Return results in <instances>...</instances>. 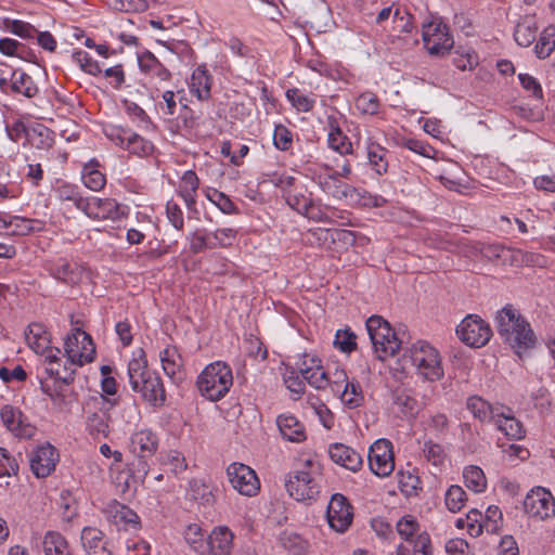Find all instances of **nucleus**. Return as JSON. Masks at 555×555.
<instances>
[{
    "label": "nucleus",
    "instance_id": "nucleus-21",
    "mask_svg": "<svg viewBox=\"0 0 555 555\" xmlns=\"http://www.w3.org/2000/svg\"><path fill=\"white\" fill-rule=\"evenodd\" d=\"M0 417L3 425L16 437L30 438L35 434V428L24 422L22 412L12 405H4L0 411Z\"/></svg>",
    "mask_w": 555,
    "mask_h": 555
},
{
    "label": "nucleus",
    "instance_id": "nucleus-40",
    "mask_svg": "<svg viewBox=\"0 0 555 555\" xmlns=\"http://www.w3.org/2000/svg\"><path fill=\"white\" fill-rule=\"evenodd\" d=\"M555 49V26L548 25L540 35L534 47L539 59H546Z\"/></svg>",
    "mask_w": 555,
    "mask_h": 555
},
{
    "label": "nucleus",
    "instance_id": "nucleus-47",
    "mask_svg": "<svg viewBox=\"0 0 555 555\" xmlns=\"http://www.w3.org/2000/svg\"><path fill=\"white\" fill-rule=\"evenodd\" d=\"M285 95L291 104L299 112H310L315 103L313 99L304 94L298 88L288 89Z\"/></svg>",
    "mask_w": 555,
    "mask_h": 555
},
{
    "label": "nucleus",
    "instance_id": "nucleus-34",
    "mask_svg": "<svg viewBox=\"0 0 555 555\" xmlns=\"http://www.w3.org/2000/svg\"><path fill=\"white\" fill-rule=\"evenodd\" d=\"M98 167L99 163L95 159H91L83 166L81 171L83 184L92 191H100L106 183L104 173Z\"/></svg>",
    "mask_w": 555,
    "mask_h": 555
},
{
    "label": "nucleus",
    "instance_id": "nucleus-16",
    "mask_svg": "<svg viewBox=\"0 0 555 555\" xmlns=\"http://www.w3.org/2000/svg\"><path fill=\"white\" fill-rule=\"evenodd\" d=\"M326 518L330 527L337 532H345L352 522V506L340 493L332 495L327 505Z\"/></svg>",
    "mask_w": 555,
    "mask_h": 555
},
{
    "label": "nucleus",
    "instance_id": "nucleus-45",
    "mask_svg": "<svg viewBox=\"0 0 555 555\" xmlns=\"http://www.w3.org/2000/svg\"><path fill=\"white\" fill-rule=\"evenodd\" d=\"M467 500L466 492L460 486L453 485L446 492V506L452 513L460 512Z\"/></svg>",
    "mask_w": 555,
    "mask_h": 555
},
{
    "label": "nucleus",
    "instance_id": "nucleus-29",
    "mask_svg": "<svg viewBox=\"0 0 555 555\" xmlns=\"http://www.w3.org/2000/svg\"><path fill=\"white\" fill-rule=\"evenodd\" d=\"M327 125L330 128L327 135L328 146L340 155L352 154V143L350 139L341 131L337 118L334 116H328Z\"/></svg>",
    "mask_w": 555,
    "mask_h": 555
},
{
    "label": "nucleus",
    "instance_id": "nucleus-7",
    "mask_svg": "<svg viewBox=\"0 0 555 555\" xmlns=\"http://www.w3.org/2000/svg\"><path fill=\"white\" fill-rule=\"evenodd\" d=\"M408 353L412 365L424 379L436 382L443 376L440 354L426 341L413 344Z\"/></svg>",
    "mask_w": 555,
    "mask_h": 555
},
{
    "label": "nucleus",
    "instance_id": "nucleus-5",
    "mask_svg": "<svg viewBox=\"0 0 555 555\" xmlns=\"http://www.w3.org/2000/svg\"><path fill=\"white\" fill-rule=\"evenodd\" d=\"M233 385L231 367L221 361L208 364L198 375L196 386L199 393L210 401L221 400Z\"/></svg>",
    "mask_w": 555,
    "mask_h": 555
},
{
    "label": "nucleus",
    "instance_id": "nucleus-58",
    "mask_svg": "<svg viewBox=\"0 0 555 555\" xmlns=\"http://www.w3.org/2000/svg\"><path fill=\"white\" fill-rule=\"evenodd\" d=\"M18 472V464L10 453L0 448V478L16 475Z\"/></svg>",
    "mask_w": 555,
    "mask_h": 555
},
{
    "label": "nucleus",
    "instance_id": "nucleus-13",
    "mask_svg": "<svg viewBox=\"0 0 555 555\" xmlns=\"http://www.w3.org/2000/svg\"><path fill=\"white\" fill-rule=\"evenodd\" d=\"M369 466L378 477H387L395 469L392 444L387 439L376 440L369 449Z\"/></svg>",
    "mask_w": 555,
    "mask_h": 555
},
{
    "label": "nucleus",
    "instance_id": "nucleus-63",
    "mask_svg": "<svg viewBox=\"0 0 555 555\" xmlns=\"http://www.w3.org/2000/svg\"><path fill=\"white\" fill-rule=\"evenodd\" d=\"M393 30L398 33H411L413 29L412 16L397 9L393 13Z\"/></svg>",
    "mask_w": 555,
    "mask_h": 555
},
{
    "label": "nucleus",
    "instance_id": "nucleus-37",
    "mask_svg": "<svg viewBox=\"0 0 555 555\" xmlns=\"http://www.w3.org/2000/svg\"><path fill=\"white\" fill-rule=\"evenodd\" d=\"M279 542L292 555H302L307 550V541L292 530H284L279 537Z\"/></svg>",
    "mask_w": 555,
    "mask_h": 555
},
{
    "label": "nucleus",
    "instance_id": "nucleus-17",
    "mask_svg": "<svg viewBox=\"0 0 555 555\" xmlns=\"http://www.w3.org/2000/svg\"><path fill=\"white\" fill-rule=\"evenodd\" d=\"M59 460V451L52 444L38 446L29 454L30 469L37 478H46L55 470Z\"/></svg>",
    "mask_w": 555,
    "mask_h": 555
},
{
    "label": "nucleus",
    "instance_id": "nucleus-25",
    "mask_svg": "<svg viewBox=\"0 0 555 555\" xmlns=\"http://www.w3.org/2000/svg\"><path fill=\"white\" fill-rule=\"evenodd\" d=\"M165 374L173 382L180 383L184 378L183 360L175 346H167L159 352Z\"/></svg>",
    "mask_w": 555,
    "mask_h": 555
},
{
    "label": "nucleus",
    "instance_id": "nucleus-61",
    "mask_svg": "<svg viewBox=\"0 0 555 555\" xmlns=\"http://www.w3.org/2000/svg\"><path fill=\"white\" fill-rule=\"evenodd\" d=\"M115 514H114V520L115 522H124V524H131L137 525L139 521L138 515L130 509L126 505L116 504L114 506Z\"/></svg>",
    "mask_w": 555,
    "mask_h": 555
},
{
    "label": "nucleus",
    "instance_id": "nucleus-31",
    "mask_svg": "<svg viewBox=\"0 0 555 555\" xmlns=\"http://www.w3.org/2000/svg\"><path fill=\"white\" fill-rule=\"evenodd\" d=\"M538 23L534 15H525L517 23L514 31V38L520 47L531 46L538 33Z\"/></svg>",
    "mask_w": 555,
    "mask_h": 555
},
{
    "label": "nucleus",
    "instance_id": "nucleus-19",
    "mask_svg": "<svg viewBox=\"0 0 555 555\" xmlns=\"http://www.w3.org/2000/svg\"><path fill=\"white\" fill-rule=\"evenodd\" d=\"M391 402L401 418L414 420L423 409L415 392L409 388H396L391 391Z\"/></svg>",
    "mask_w": 555,
    "mask_h": 555
},
{
    "label": "nucleus",
    "instance_id": "nucleus-1",
    "mask_svg": "<svg viewBox=\"0 0 555 555\" xmlns=\"http://www.w3.org/2000/svg\"><path fill=\"white\" fill-rule=\"evenodd\" d=\"M159 446V438L150 428L138 429L131 434L128 448L133 454V460L126 473H120L119 478L126 474L124 490H129L138 483H142L150 470V461L155 455Z\"/></svg>",
    "mask_w": 555,
    "mask_h": 555
},
{
    "label": "nucleus",
    "instance_id": "nucleus-44",
    "mask_svg": "<svg viewBox=\"0 0 555 555\" xmlns=\"http://www.w3.org/2000/svg\"><path fill=\"white\" fill-rule=\"evenodd\" d=\"M503 522V514L495 505H490L485 515H482L483 531L498 534Z\"/></svg>",
    "mask_w": 555,
    "mask_h": 555
},
{
    "label": "nucleus",
    "instance_id": "nucleus-52",
    "mask_svg": "<svg viewBox=\"0 0 555 555\" xmlns=\"http://www.w3.org/2000/svg\"><path fill=\"white\" fill-rule=\"evenodd\" d=\"M356 107L363 114L374 115L378 112L379 100L372 92H364L356 100Z\"/></svg>",
    "mask_w": 555,
    "mask_h": 555
},
{
    "label": "nucleus",
    "instance_id": "nucleus-48",
    "mask_svg": "<svg viewBox=\"0 0 555 555\" xmlns=\"http://www.w3.org/2000/svg\"><path fill=\"white\" fill-rule=\"evenodd\" d=\"M3 23L8 31L23 39L34 38L38 33L35 26L24 21L5 18Z\"/></svg>",
    "mask_w": 555,
    "mask_h": 555
},
{
    "label": "nucleus",
    "instance_id": "nucleus-62",
    "mask_svg": "<svg viewBox=\"0 0 555 555\" xmlns=\"http://www.w3.org/2000/svg\"><path fill=\"white\" fill-rule=\"evenodd\" d=\"M412 555H433L429 534L425 531L418 533L413 541Z\"/></svg>",
    "mask_w": 555,
    "mask_h": 555
},
{
    "label": "nucleus",
    "instance_id": "nucleus-24",
    "mask_svg": "<svg viewBox=\"0 0 555 555\" xmlns=\"http://www.w3.org/2000/svg\"><path fill=\"white\" fill-rule=\"evenodd\" d=\"M233 539L234 534L228 527H217L208 535L206 550L210 555H231Z\"/></svg>",
    "mask_w": 555,
    "mask_h": 555
},
{
    "label": "nucleus",
    "instance_id": "nucleus-49",
    "mask_svg": "<svg viewBox=\"0 0 555 555\" xmlns=\"http://www.w3.org/2000/svg\"><path fill=\"white\" fill-rule=\"evenodd\" d=\"M425 429L433 433L436 437L446 436L449 431L448 416L441 412L430 415L425 423Z\"/></svg>",
    "mask_w": 555,
    "mask_h": 555
},
{
    "label": "nucleus",
    "instance_id": "nucleus-20",
    "mask_svg": "<svg viewBox=\"0 0 555 555\" xmlns=\"http://www.w3.org/2000/svg\"><path fill=\"white\" fill-rule=\"evenodd\" d=\"M328 454L335 464L353 473L360 470L363 466V459L361 454L346 444H331L328 448Z\"/></svg>",
    "mask_w": 555,
    "mask_h": 555
},
{
    "label": "nucleus",
    "instance_id": "nucleus-46",
    "mask_svg": "<svg viewBox=\"0 0 555 555\" xmlns=\"http://www.w3.org/2000/svg\"><path fill=\"white\" fill-rule=\"evenodd\" d=\"M153 149L154 146L149 140L134 132L129 133L128 143L125 149L129 153L138 156H146L152 153Z\"/></svg>",
    "mask_w": 555,
    "mask_h": 555
},
{
    "label": "nucleus",
    "instance_id": "nucleus-60",
    "mask_svg": "<svg viewBox=\"0 0 555 555\" xmlns=\"http://www.w3.org/2000/svg\"><path fill=\"white\" fill-rule=\"evenodd\" d=\"M467 531L472 537H478L483 532L482 514L478 509H472L466 516Z\"/></svg>",
    "mask_w": 555,
    "mask_h": 555
},
{
    "label": "nucleus",
    "instance_id": "nucleus-38",
    "mask_svg": "<svg viewBox=\"0 0 555 555\" xmlns=\"http://www.w3.org/2000/svg\"><path fill=\"white\" fill-rule=\"evenodd\" d=\"M465 486L475 493L483 492L487 488V479L483 470L478 466H467L463 472Z\"/></svg>",
    "mask_w": 555,
    "mask_h": 555
},
{
    "label": "nucleus",
    "instance_id": "nucleus-15",
    "mask_svg": "<svg viewBox=\"0 0 555 555\" xmlns=\"http://www.w3.org/2000/svg\"><path fill=\"white\" fill-rule=\"evenodd\" d=\"M335 379L331 383L334 393L340 396V400L348 409H356L364 402L362 388L357 380H349L345 371H336Z\"/></svg>",
    "mask_w": 555,
    "mask_h": 555
},
{
    "label": "nucleus",
    "instance_id": "nucleus-6",
    "mask_svg": "<svg viewBox=\"0 0 555 555\" xmlns=\"http://www.w3.org/2000/svg\"><path fill=\"white\" fill-rule=\"evenodd\" d=\"M366 331L373 349L379 360L395 356L401 341L392 331L390 324L379 315H372L366 320Z\"/></svg>",
    "mask_w": 555,
    "mask_h": 555
},
{
    "label": "nucleus",
    "instance_id": "nucleus-50",
    "mask_svg": "<svg viewBox=\"0 0 555 555\" xmlns=\"http://www.w3.org/2000/svg\"><path fill=\"white\" fill-rule=\"evenodd\" d=\"M357 335L350 330H338L335 335L334 346L341 352L350 353L357 348Z\"/></svg>",
    "mask_w": 555,
    "mask_h": 555
},
{
    "label": "nucleus",
    "instance_id": "nucleus-28",
    "mask_svg": "<svg viewBox=\"0 0 555 555\" xmlns=\"http://www.w3.org/2000/svg\"><path fill=\"white\" fill-rule=\"evenodd\" d=\"M276 425L284 439L296 443L306 440L305 427L294 415H279L276 418Z\"/></svg>",
    "mask_w": 555,
    "mask_h": 555
},
{
    "label": "nucleus",
    "instance_id": "nucleus-12",
    "mask_svg": "<svg viewBox=\"0 0 555 555\" xmlns=\"http://www.w3.org/2000/svg\"><path fill=\"white\" fill-rule=\"evenodd\" d=\"M524 508L530 517L545 520L555 516V499L547 489L535 487L527 493Z\"/></svg>",
    "mask_w": 555,
    "mask_h": 555
},
{
    "label": "nucleus",
    "instance_id": "nucleus-8",
    "mask_svg": "<svg viewBox=\"0 0 555 555\" xmlns=\"http://www.w3.org/2000/svg\"><path fill=\"white\" fill-rule=\"evenodd\" d=\"M63 356L80 367L91 363L95 358V346L90 334L74 327L72 334L64 339Z\"/></svg>",
    "mask_w": 555,
    "mask_h": 555
},
{
    "label": "nucleus",
    "instance_id": "nucleus-26",
    "mask_svg": "<svg viewBox=\"0 0 555 555\" xmlns=\"http://www.w3.org/2000/svg\"><path fill=\"white\" fill-rule=\"evenodd\" d=\"M212 77L205 65L197 66L192 75L190 81V91L199 101H207L211 96Z\"/></svg>",
    "mask_w": 555,
    "mask_h": 555
},
{
    "label": "nucleus",
    "instance_id": "nucleus-53",
    "mask_svg": "<svg viewBox=\"0 0 555 555\" xmlns=\"http://www.w3.org/2000/svg\"><path fill=\"white\" fill-rule=\"evenodd\" d=\"M273 144L280 151H288L293 145V133L284 125H276L273 132Z\"/></svg>",
    "mask_w": 555,
    "mask_h": 555
},
{
    "label": "nucleus",
    "instance_id": "nucleus-10",
    "mask_svg": "<svg viewBox=\"0 0 555 555\" xmlns=\"http://www.w3.org/2000/svg\"><path fill=\"white\" fill-rule=\"evenodd\" d=\"M461 341L473 348H480L488 344L492 330L485 320L477 314H468L456 327Z\"/></svg>",
    "mask_w": 555,
    "mask_h": 555
},
{
    "label": "nucleus",
    "instance_id": "nucleus-55",
    "mask_svg": "<svg viewBox=\"0 0 555 555\" xmlns=\"http://www.w3.org/2000/svg\"><path fill=\"white\" fill-rule=\"evenodd\" d=\"M396 528L399 535L405 541H409L418 531L420 525L415 517L405 515L398 520Z\"/></svg>",
    "mask_w": 555,
    "mask_h": 555
},
{
    "label": "nucleus",
    "instance_id": "nucleus-11",
    "mask_svg": "<svg viewBox=\"0 0 555 555\" xmlns=\"http://www.w3.org/2000/svg\"><path fill=\"white\" fill-rule=\"evenodd\" d=\"M422 37L428 53L435 56L444 55L454 44L449 27L441 22L423 24Z\"/></svg>",
    "mask_w": 555,
    "mask_h": 555
},
{
    "label": "nucleus",
    "instance_id": "nucleus-51",
    "mask_svg": "<svg viewBox=\"0 0 555 555\" xmlns=\"http://www.w3.org/2000/svg\"><path fill=\"white\" fill-rule=\"evenodd\" d=\"M73 60L80 66V68L92 76H98L102 73L99 62L94 61L86 51H77L73 54Z\"/></svg>",
    "mask_w": 555,
    "mask_h": 555
},
{
    "label": "nucleus",
    "instance_id": "nucleus-57",
    "mask_svg": "<svg viewBox=\"0 0 555 555\" xmlns=\"http://www.w3.org/2000/svg\"><path fill=\"white\" fill-rule=\"evenodd\" d=\"M125 109L128 116L133 120L138 121L139 127H147L151 124V119L145 111L134 102L125 101Z\"/></svg>",
    "mask_w": 555,
    "mask_h": 555
},
{
    "label": "nucleus",
    "instance_id": "nucleus-4",
    "mask_svg": "<svg viewBox=\"0 0 555 555\" xmlns=\"http://www.w3.org/2000/svg\"><path fill=\"white\" fill-rule=\"evenodd\" d=\"M322 474L317 462L307 460L300 469L285 479L288 494L296 501H314L321 491Z\"/></svg>",
    "mask_w": 555,
    "mask_h": 555
},
{
    "label": "nucleus",
    "instance_id": "nucleus-64",
    "mask_svg": "<svg viewBox=\"0 0 555 555\" xmlns=\"http://www.w3.org/2000/svg\"><path fill=\"white\" fill-rule=\"evenodd\" d=\"M54 275L56 279L66 283H74L76 273L72 264L66 260H60L54 268Z\"/></svg>",
    "mask_w": 555,
    "mask_h": 555
},
{
    "label": "nucleus",
    "instance_id": "nucleus-59",
    "mask_svg": "<svg viewBox=\"0 0 555 555\" xmlns=\"http://www.w3.org/2000/svg\"><path fill=\"white\" fill-rule=\"evenodd\" d=\"M24 44L12 38L0 39V52L7 56H18L20 59L27 60L23 55Z\"/></svg>",
    "mask_w": 555,
    "mask_h": 555
},
{
    "label": "nucleus",
    "instance_id": "nucleus-2",
    "mask_svg": "<svg viewBox=\"0 0 555 555\" xmlns=\"http://www.w3.org/2000/svg\"><path fill=\"white\" fill-rule=\"evenodd\" d=\"M128 376L132 390L140 392L142 398L153 406H163L166 391L160 376L147 367L143 350L140 357L128 363Z\"/></svg>",
    "mask_w": 555,
    "mask_h": 555
},
{
    "label": "nucleus",
    "instance_id": "nucleus-30",
    "mask_svg": "<svg viewBox=\"0 0 555 555\" xmlns=\"http://www.w3.org/2000/svg\"><path fill=\"white\" fill-rule=\"evenodd\" d=\"M10 91L14 94H21L31 99L39 92L33 78L23 70L9 68Z\"/></svg>",
    "mask_w": 555,
    "mask_h": 555
},
{
    "label": "nucleus",
    "instance_id": "nucleus-33",
    "mask_svg": "<svg viewBox=\"0 0 555 555\" xmlns=\"http://www.w3.org/2000/svg\"><path fill=\"white\" fill-rule=\"evenodd\" d=\"M42 548L44 555H72L67 540L57 531L46 532Z\"/></svg>",
    "mask_w": 555,
    "mask_h": 555
},
{
    "label": "nucleus",
    "instance_id": "nucleus-54",
    "mask_svg": "<svg viewBox=\"0 0 555 555\" xmlns=\"http://www.w3.org/2000/svg\"><path fill=\"white\" fill-rule=\"evenodd\" d=\"M424 457L434 466H440L446 460V453L439 443L426 441L423 448Z\"/></svg>",
    "mask_w": 555,
    "mask_h": 555
},
{
    "label": "nucleus",
    "instance_id": "nucleus-14",
    "mask_svg": "<svg viewBox=\"0 0 555 555\" xmlns=\"http://www.w3.org/2000/svg\"><path fill=\"white\" fill-rule=\"evenodd\" d=\"M228 479L238 493L246 496L256 495L260 489L259 479L249 466L234 462L227 468Z\"/></svg>",
    "mask_w": 555,
    "mask_h": 555
},
{
    "label": "nucleus",
    "instance_id": "nucleus-36",
    "mask_svg": "<svg viewBox=\"0 0 555 555\" xmlns=\"http://www.w3.org/2000/svg\"><path fill=\"white\" fill-rule=\"evenodd\" d=\"M180 112L175 120V126L178 130H192L198 125L199 115L189 107L185 103L184 96L179 98Z\"/></svg>",
    "mask_w": 555,
    "mask_h": 555
},
{
    "label": "nucleus",
    "instance_id": "nucleus-35",
    "mask_svg": "<svg viewBox=\"0 0 555 555\" xmlns=\"http://www.w3.org/2000/svg\"><path fill=\"white\" fill-rule=\"evenodd\" d=\"M467 409L481 422H493L500 408H493L480 397H472L467 401Z\"/></svg>",
    "mask_w": 555,
    "mask_h": 555
},
{
    "label": "nucleus",
    "instance_id": "nucleus-32",
    "mask_svg": "<svg viewBox=\"0 0 555 555\" xmlns=\"http://www.w3.org/2000/svg\"><path fill=\"white\" fill-rule=\"evenodd\" d=\"M492 423L509 439L517 440L525 436L522 424L511 413L505 414L501 408Z\"/></svg>",
    "mask_w": 555,
    "mask_h": 555
},
{
    "label": "nucleus",
    "instance_id": "nucleus-9",
    "mask_svg": "<svg viewBox=\"0 0 555 555\" xmlns=\"http://www.w3.org/2000/svg\"><path fill=\"white\" fill-rule=\"evenodd\" d=\"M114 401L101 395L92 403L88 404L86 411V429L93 438H106L111 433L109 410Z\"/></svg>",
    "mask_w": 555,
    "mask_h": 555
},
{
    "label": "nucleus",
    "instance_id": "nucleus-42",
    "mask_svg": "<svg viewBox=\"0 0 555 555\" xmlns=\"http://www.w3.org/2000/svg\"><path fill=\"white\" fill-rule=\"evenodd\" d=\"M27 137L31 144L39 150H49L54 144L53 132L42 125L33 128L31 132L27 133Z\"/></svg>",
    "mask_w": 555,
    "mask_h": 555
},
{
    "label": "nucleus",
    "instance_id": "nucleus-27",
    "mask_svg": "<svg viewBox=\"0 0 555 555\" xmlns=\"http://www.w3.org/2000/svg\"><path fill=\"white\" fill-rule=\"evenodd\" d=\"M80 539L88 555H112L101 530L93 527H86L82 529Z\"/></svg>",
    "mask_w": 555,
    "mask_h": 555
},
{
    "label": "nucleus",
    "instance_id": "nucleus-23",
    "mask_svg": "<svg viewBox=\"0 0 555 555\" xmlns=\"http://www.w3.org/2000/svg\"><path fill=\"white\" fill-rule=\"evenodd\" d=\"M57 196L62 203L68 202L67 206H75L76 208H100L101 206H112L111 199L102 201L96 196L82 197L70 185H62L57 189Z\"/></svg>",
    "mask_w": 555,
    "mask_h": 555
},
{
    "label": "nucleus",
    "instance_id": "nucleus-3",
    "mask_svg": "<svg viewBox=\"0 0 555 555\" xmlns=\"http://www.w3.org/2000/svg\"><path fill=\"white\" fill-rule=\"evenodd\" d=\"M495 321L501 338L518 354L534 346L535 336L530 324L512 306L499 311Z\"/></svg>",
    "mask_w": 555,
    "mask_h": 555
},
{
    "label": "nucleus",
    "instance_id": "nucleus-43",
    "mask_svg": "<svg viewBox=\"0 0 555 555\" xmlns=\"http://www.w3.org/2000/svg\"><path fill=\"white\" fill-rule=\"evenodd\" d=\"M184 539L186 543L197 553H204L206 551L207 541L203 529L197 524H191L184 531Z\"/></svg>",
    "mask_w": 555,
    "mask_h": 555
},
{
    "label": "nucleus",
    "instance_id": "nucleus-41",
    "mask_svg": "<svg viewBox=\"0 0 555 555\" xmlns=\"http://www.w3.org/2000/svg\"><path fill=\"white\" fill-rule=\"evenodd\" d=\"M387 151L379 144L372 143L367 146V159L370 166L377 175L387 172L388 162L386 160Z\"/></svg>",
    "mask_w": 555,
    "mask_h": 555
},
{
    "label": "nucleus",
    "instance_id": "nucleus-39",
    "mask_svg": "<svg viewBox=\"0 0 555 555\" xmlns=\"http://www.w3.org/2000/svg\"><path fill=\"white\" fill-rule=\"evenodd\" d=\"M189 491L192 499L201 504L210 505L214 502L212 489L204 479H192L189 483Z\"/></svg>",
    "mask_w": 555,
    "mask_h": 555
},
{
    "label": "nucleus",
    "instance_id": "nucleus-56",
    "mask_svg": "<svg viewBox=\"0 0 555 555\" xmlns=\"http://www.w3.org/2000/svg\"><path fill=\"white\" fill-rule=\"evenodd\" d=\"M35 328L41 330V325L39 324H31L28 326V332L25 333L27 344L29 347L37 353L39 352H47V338L43 336H40L39 333H34Z\"/></svg>",
    "mask_w": 555,
    "mask_h": 555
},
{
    "label": "nucleus",
    "instance_id": "nucleus-22",
    "mask_svg": "<svg viewBox=\"0 0 555 555\" xmlns=\"http://www.w3.org/2000/svg\"><path fill=\"white\" fill-rule=\"evenodd\" d=\"M301 377L315 389H325L331 387V383L325 371L321 365V361L315 357L306 356L299 367Z\"/></svg>",
    "mask_w": 555,
    "mask_h": 555
},
{
    "label": "nucleus",
    "instance_id": "nucleus-18",
    "mask_svg": "<svg viewBox=\"0 0 555 555\" xmlns=\"http://www.w3.org/2000/svg\"><path fill=\"white\" fill-rule=\"evenodd\" d=\"M62 354L59 348H49V350H47V354L44 356L47 362L46 372L56 380L68 385L75 379V374L79 366L73 364L70 359L67 358L66 361L62 363Z\"/></svg>",
    "mask_w": 555,
    "mask_h": 555
}]
</instances>
